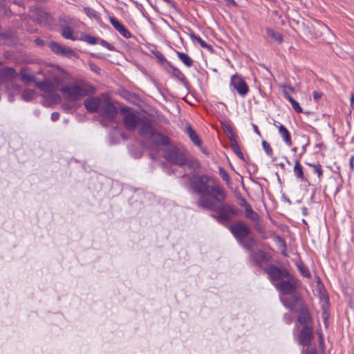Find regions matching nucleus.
Segmentation results:
<instances>
[{"instance_id": "c03bdc74", "label": "nucleus", "mask_w": 354, "mask_h": 354, "mask_svg": "<svg viewBox=\"0 0 354 354\" xmlns=\"http://www.w3.org/2000/svg\"><path fill=\"white\" fill-rule=\"evenodd\" d=\"M220 174L222 176V178L227 181V182H229L230 180V177H229V175L227 174V171L225 170H224L223 169H220Z\"/></svg>"}, {"instance_id": "13d9d810", "label": "nucleus", "mask_w": 354, "mask_h": 354, "mask_svg": "<svg viewBox=\"0 0 354 354\" xmlns=\"http://www.w3.org/2000/svg\"><path fill=\"white\" fill-rule=\"evenodd\" d=\"M297 147H293L292 149V151H293L294 153H296L297 152Z\"/></svg>"}, {"instance_id": "473e14b6", "label": "nucleus", "mask_w": 354, "mask_h": 354, "mask_svg": "<svg viewBox=\"0 0 354 354\" xmlns=\"http://www.w3.org/2000/svg\"><path fill=\"white\" fill-rule=\"evenodd\" d=\"M243 248L252 249L255 244L254 240L248 236L239 241Z\"/></svg>"}, {"instance_id": "5fc2aeb1", "label": "nucleus", "mask_w": 354, "mask_h": 354, "mask_svg": "<svg viewBox=\"0 0 354 354\" xmlns=\"http://www.w3.org/2000/svg\"><path fill=\"white\" fill-rule=\"evenodd\" d=\"M35 42L37 43V44H38V45H41V44H42V42H43V41H42L41 40L39 39H37L35 40Z\"/></svg>"}, {"instance_id": "72a5a7b5", "label": "nucleus", "mask_w": 354, "mask_h": 354, "mask_svg": "<svg viewBox=\"0 0 354 354\" xmlns=\"http://www.w3.org/2000/svg\"><path fill=\"white\" fill-rule=\"evenodd\" d=\"M48 46L51 50L57 55H62L65 47L54 41H50Z\"/></svg>"}, {"instance_id": "6e6d98bb", "label": "nucleus", "mask_w": 354, "mask_h": 354, "mask_svg": "<svg viewBox=\"0 0 354 354\" xmlns=\"http://www.w3.org/2000/svg\"><path fill=\"white\" fill-rule=\"evenodd\" d=\"M165 2H166L168 4H171L172 3V1L171 0H163Z\"/></svg>"}, {"instance_id": "20e7f679", "label": "nucleus", "mask_w": 354, "mask_h": 354, "mask_svg": "<svg viewBox=\"0 0 354 354\" xmlns=\"http://www.w3.org/2000/svg\"><path fill=\"white\" fill-rule=\"evenodd\" d=\"M139 134L145 138H151L158 145H169L170 142L167 136L153 130L151 124L148 122H139Z\"/></svg>"}, {"instance_id": "393cba45", "label": "nucleus", "mask_w": 354, "mask_h": 354, "mask_svg": "<svg viewBox=\"0 0 354 354\" xmlns=\"http://www.w3.org/2000/svg\"><path fill=\"white\" fill-rule=\"evenodd\" d=\"M186 133L188 134L189 138L198 147L201 145V140L199 138L198 136L196 133V131L192 128L191 126H187L186 128Z\"/></svg>"}, {"instance_id": "a878e982", "label": "nucleus", "mask_w": 354, "mask_h": 354, "mask_svg": "<svg viewBox=\"0 0 354 354\" xmlns=\"http://www.w3.org/2000/svg\"><path fill=\"white\" fill-rule=\"evenodd\" d=\"M266 33H267L268 37L272 38L276 42H277L279 44H281L282 42L283 36L280 32L274 30L272 28H268L266 29Z\"/></svg>"}, {"instance_id": "423d86ee", "label": "nucleus", "mask_w": 354, "mask_h": 354, "mask_svg": "<svg viewBox=\"0 0 354 354\" xmlns=\"http://www.w3.org/2000/svg\"><path fill=\"white\" fill-rule=\"evenodd\" d=\"M121 113L125 127L129 131H134L140 122L136 112L127 107H123Z\"/></svg>"}, {"instance_id": "4d7b16f0", "label": "nucleus", "mask_w": 354, "mask_h": 354, "mask_svg": "<svg viewBox=\"0 0 354 354\" xmlns=\"http://www.w3.org/2000/svg\"><path fill=\"white\" fill-rule=\"evenodd\" d=\"M230 1L233 6H236V3L234 0H230Z\"/></svg>"}, {"instance_id": "a211bd4d", "label": "nucleus", "mask_w": 354, "mask_h": 354, "mask_svg": "<svg viewBox=\"0 0 354 354\" xmlns=\"http://www.w3.org/2000/svg\"><path fill=\"white\" fill-rule=\"evenodd\" d=\"M109 21L113 28L124 38H130L131 37V32L116 18L113 17H109Z\"/></svg>"}, {"instance_id": "603ef678", "label": "nucleus", "mask_w": 354, "mask_h": 354, "mask_svg": "<svg viewBox=\"0 0 354 354\" xmlns=\"http://www.w3.org/2000/svg\"><path fill=\"white\" fill-rule=\"evenodd\" d=\"M351 106L354 109V93L351 94Z\"/></svg>"}, {"instance_id": "9b49d317", "label": "nucleus", "mask_w": 354, "mask_h": 354, "mask_svg": "<svg viewBox=\"0 0 354 354\" xmlns=\"http://www.w3.org/2000/svg\"><path fill=\"white\" fill-rule=\"evenodd\" d=\"M230 86L236 91L241 97H245L249 92V88L245 81L237 75H232L230 80Z\"/></svg>"}, {"instance_id": "a18cd8bd", "label": "nucleus", "mask_w": 354, "mask_h": 354, "mask_svg": "<svg viewBox=\"0 0 354 354\" xmlns=\"http://www.w3.org/2000/svg\"><path fill=\"white\" fill-rule=\"evenodd\" d=\"M233 147V150L237 154V156L241 158H243V153H241V151H240V149L239 147H238V145L236 144L232 146Z\"/></svg>"}, {"instance_id": "49530a36", "label": "nucleus", "mask_w": 354, "mask_h": 354, "mask_svg": "<svg viewBox=\"0 0 354 354\" xmlns=\"http://www.w3.org/2000/svg\"><path fill=\"white\" fill-rule=\"evenodd\" d=\"M239 205L241 207H243L245 210L248 209V207H250V205L248 203V202L244 198H241L239 199Z\"/></svg>"}, {"instance_id": "f257e3e1", "label": "nucleus", "mask_w": 354, "mask_h": 354, "mask_svg": "<svg viewBox=\"0 0 354 354\" xmlns=\"http://www.w3.org/2000/svg\"><path fill=\"white\" fill-rule=\"evenodd\" d=\"M68 76L64 71L57 69L52 79L37 82V86L43 91L42 104L45 106H50L60 102V97L56 91L60 88L61 82L67 79Z\"/></svg>"}, {"instance_id": "5701e85b", "label": "nucleus", "mask_w": 354, "mask_h": 354, "mask_svg": "<svg viewBox=\"0 0 354 354\" xmlns=\"http://www.w3.org/2000/svg\"><path fill=\"white\" fill-rule=\"evenodd\" d=\"M301 155L296 158L295 160V165L293 169L294 175L300 180L304 179V171L301 165L300 164L299 159Z\"/></svg>"}, {"instance_id": "6ab92c4d", "label": "nucleus", "mask_w": 354, "mask_h": 354, "mask_svg": "<svg viewBox=\"0 0 354 354\" xmlns=\"http://www.w3.org/2000/svg\"><path fill=\"white\" fill-rule=\"evenodd\" d=\"M17 76L15 70L12 67H6L0 71V82H9Z\"/></svg>"}, {"instance_id": "4468645a", "label": "nucleus", "mask_w": 354, "mask_h": 354, "mask_svg": "<svg viewBox=\"0 0 354 354\" xmlns=\"http://www.w3.org/2000/svg\"><path fill=\"white\" fill-rule=\"evenodd\" d=\"M280 300L283 306L291 311H298L301 308V300L295 295L280 296Z\"/></svg>"}, {"instance_id": "2eb2a0df", "label": "nucleus", "mask_w": 354, "mask_h": 354, "mask_svg": "<svg viewBox=\"0 0 354 354\" xmlns=\"http://www.w3.org/2000/svg\"><path fill=\"white\" fill-rule=\"evenodd\" d=\"M313 337V329L308 326H304L297 337V341L298 343L304 346H308Z\"/></svg>"}, {"instance_id": "9d476101", "label": "nucleus", "mask_w": 354, "mask_h": 354, "mask_svg": "<svg viewBox=\"0 0 354 354\" xmlns=\"http://www.w3.org/2000/svg\"><path fill=\"white\" fill-rule=\"evenodd\" d=\"M276 289L281 293V296L292 295L295 290V279L290 274V279L282 280L278 283H274Z\"/></svg>"}, {"instance_id": "4be33fe9", "label": "nucleus", "mask_w": 354, "mask_h": 354, "mask_svg": "<svg viewBox=\"0 0 354 354\" xmlns=\"http://www.w3.org/2000/svg\"><path fill=\"white\" fill-rule=\"evenodd\" d=\"M6 92L8 95V100L13 102L15 95L19 92V86L16 84L8 83L6 86Z\"/></svg>"}, {"instance_id": "37998d69", "label": "nucleus", "mask_w": 354, "mask_h": 354, "mask_svg": "<svg viewBox=\"0 0 354 354\" xmlns=\"http://www.w3.org/2000/svg\"><path fill=\"white\" fill-rule=\"evenodd\" d=\"M100 44L105 47L106 48L110 50H112L113 49V46L109 44L108 41H105V40H103V39H100Z\"/></svg>"}, {"instance_id": "8fccbe9b", "label": "nucleus", "mask_w": 354, "mask_h": 354, "mask_svg": "<svg viewBox=\"0 0 354 354\" xmlns=\"http://www.w3.org/2000/svg\"><path fill=\"white\" fill-rule=\"evenodd\" d=\"M322 93L317 91H315L313 92V97L315 100H317L320 99L322 97Z\"/></svg>"}, {"instance_id": "7ed1b4c3", "label": "nucleus", "mask_w": 354, "mask_h": 354, "mask_svg": "<svg viewBox=\"0 0 354 354\" xmlns=\"http://www.w3.org/2000/svg\"><path fill=\"white\" fill-rule=\"evenodd\" d=\"M209 178L206 176H193L191 183L193 189L201 195L204 194H212L215 198L222 202L225 198V194L223 189L218 185H211L209 184Z\"/></svg>"}, {"instance_id": "4c0bfd02", "label": "nucleus", "mask_w": 354, "mask_h": 354, "mask_svg": "<svg viewBox=\"0 0 354 354\" xmlns=\"http://www.w3.org/2000/svg\"><path fill=\"white\" fill-rule=\"evenodd\" d=\"M84 12L86 15L91 19H95L97 18V12L91 8H85Z\"/></svg>"}, {"instance_id": "09e8293b", "label": "nucleus", "mask_w": 354, "mask_h": 354, "mask_svg": "<svg viewBox=\"0 0 354 354\" xmlns=\"http://www.w3.org/2000/svg\"><path fill=\"white\" fill-rule=\"evenodd\" d=\"M50 118H51L52 121L55 122L57 120H59V113L57 112H53V113H52Z\"/></svg>"}, {"instance_id": "e2e57ef3", "label": "nucleus", "mask_w": 354, "mask_h": 354, "mask_svg": "<svg viewBox=\"0 0 354 354\" xmlns=\"http://www.w3.org/2000/svg\"><path fill=\"white\" fill-rule=\"evenodd\" d=\"M353 160V157L351 158V164L352 165V161Z\"/></svg>"}, {"instance_id": "e433bc0d", "label": "nucleus", "mask_w": 354, "mask_h": 354, "mask_svg": "<svg viewBox=\"0 0 354 354\" xmlns=\"http://www.w3.org/2000/svg\"><path fill=\"white\" fill-rule=\"evenodd\" d=\"M297 266L300 271L301 274L305 277H310V273L307 268L302 263H297Z\"/></svg>"}, {"instance_id": "69168bd1", "label": "nucleus", "mask_w": 354, "mask_h": 354, "mask_svg": "<svg viewBox=\"0 0 354 354\" xmlns=\"http://www.w3.org/2000/svg\"><path fill=\"white\" fill-rule=\"evenodd\" d=\"M283 255L286 256V253L285 252H283Z\"/></svg>"}, {"instance_id": "ddd939ff", "label": "nucleus", "mask_w": 354, "mask_h": 354, "mask_svg": "<svg viewBox=\"0 0 354 354\" xmlns=\"http://www.w3.org/2000/svg\"><path fill=\"white\" fill-rule=\"evenodd\" d=\"M230 230L238 241L248 236L250 232L249 227L242 223L231 225Z\"/></svg>"}, {"instance_id": "0e129e2a", "label": "nucleus", "mask_w": 354, "mask_h": 354, "mask_svg": "<svg viewBox=\"0 0 354 354\" xmlns=\"http://www.w3.org/2000/svg\"><path fill=\"white\" fill-rule=\"evenodd\" d=\"M287 162L288 165H290V162L288 160H287Z\"/></svg>"}, {"instance_id": "052dcab7", "label": "nucleus", "mask_w": 354, "mask_h": 354, "mask_svg": "<svg viewBox=\"0 0 354 354\" xmlns=\"http://www.w3.org/2000/svg\"><path fill=\"white\" fill-rule=\"evenodd\" d=\"M279 165L281 167H284V164L283 163H280Z\"/></svg>"}, {"instance_id": "c756f323", "label": "nucleus", "mask_w": 354, "mask_h": 354, "mask_svg": "<svg viewBox=\"0 0 354 354\" xmlns=\"http://www.w3.org/2000/svg\"><path fill=\"white\" fill-rule=\"evenodd\" d=\"M190 37L196 40L201 47L207 49L209 51H212L213 50V48L211 45L207 44L205 41H204L199 36H197L194 32L190 33Z\"/></svg>"}, {"instance_id": "bf43d9fd", "label": "nucleus", "mask_w": 354, "mask_h": 354, "mask_svg": "<svg viewBox=\"0 0 354 354\" xmlns=\"http://www.w3.org/2000/svg\"><path fill=\"white\" fill-rule=\"evenodd\" d=\"M63 107H64V109H68V106H66V105H63Z\"/></svg>"}, {"instance_id": "0eeeda50", "label": "nucleus", "mask_w": 354, "mask_h": 354, "mask_svg": "<svg viewBox=\"0 0 354 354\" xmlns=\"http://www.w3.org/2000/svg\"><path fill=\"white\" fill-rule=\"evenodd\" d=\"M102 116L108 120H113L117 114V109L106 94H102V104L101 106Z\"/></svg>"}, {"instance_id": "f03ea898", "label": "nucleus", "mask_w": 354, "mask_h": 354, "mask_svg": "<svg viewBox=\"0 0 354 354\" xmlns=\"http://www.w3.org/2000/svg\"><path fill=\"white\" fill-rule=\"evenodd\" d=\"M61 82L59 91L62 96L71 101H77L95 93V88L88 82L82 80L72 81L66 84Z\"/></svg>"}, {"instance_id": "bb28decb", "label": "nucleus", "mask_w": 354, "mask_h": 354, "mask_svg": "<svg viewBox=\"0 0 354 354\" xmlns=\"http://www.w3.org/2000/svg\"><path fill=\"white\" fill-rule=\"evenodd\" d=\"M35 76L28 69H22L20 72V80L24 83L30 82L34 80Z\"/></svg>"}, {"instance_id": "6e6552de", "label": "nucleus", "mask_w": 354, "mask_h": 354, "mask_svg": "<svg viewBox=\"0 0 354 354\" xmlns=\"http://www.w3.org/2000/svg\"><path fill=\"white\" fill-rule=\"evenodd\" d=\"M266 272L273 284L277 283V281L290 279V274L285 268H279L274 266H270L266 269Z\"/></svg>"}, {"instance_id": "39448f33", "label": "nucleus", "mask_w": 354, "mask_h": 354, "mask_svg": "<svg viewBox=\"0 0 354 354\" xmlns=\"http://www.w3.org/2000/svg\"><path fill=\"white\" fill-rule=\"evenodd\" d=\"M164 158L167 161L179 166H184L187 163V160L184 153L177 147L166 150L164 152Z\"/></svg>"}, {"instance_id": "a19ab883", "label": "nucleus", "mask_w": 354, "mask_h": 354, "mask_svg": "<svg viewBox=\"0 0 354 354\" xmlns=\"http://www.w3.org/2000/svg\"><path fill=\"white\" fill-rule=\"evenodd\" d=\"M301 354H317V351L314 347L308 346L302 349Z\"/></svg>"}, {"instance_id": "7c9ffc66", "label": "nucleus", "mask_w": 354, "mask_h": 354, "mask_svg": "<svg viewBox=\"0 0 354 354\" xmlns=\"http://www.w3.org/2000/svg\"><path fill=\"white\" fill-rule=\"evenodd\" d=\"M61 34L62 37H64L65 39H71L72 41H75L76 39L75 37L73 36V30L68 26H64L62 29Z\"/></svg>"}, {"instance_id": "f704fd0d", "label": "nucleus", "mask_w": 354, "mask_h": 354, "mask_svg": "<svg viewBox=\"0 0 354 354\" xmlns=\"http://www.w3.org/2000/svg\"><path fill=\"white\" fill-rule=\"evenodd\" d=\"M61 55L65 56L68 58H77V53L73 49L68 47H64Z\"/></svg>"}, {"instance_id": "864d4df0", "label": "nucleus", "mask_w": 354, "mask_h": 354, "mask_svg": "<svg viewBox=\"0 0 354 354\" xmlns=\"http://www.w3.org/2000/svg\"><path fill=\"white\" fill-rule=\"evenodd\" d=\"M176 76L178 77L179 80H183L184 78L183 75L179 71H176Z\"/></svg>"}, {"instance_id": "c85d7f7f", "label": "nucleus", "mask_w": 354, "mask_h": 354, "mask_svg": "<svg viewBox=\"0 0 354 354\" xmlns=\"http://www.w3.org/2000/svg\"><path fill=\"white\" fill-rule=\"evenodd\" d=\"M178 59L187 67H190L193 64V60L186 53L182 52H177Z\"/></svg>"}, {"instance_id": "3c124183", "label": "nucleus", "mask_w": 354, "mask_h": 354, "mask_svg": "<svg viewBox=\"0 0 354 354\" xmlns=\"http://www.w3.org/2000/svg\"><path fill=\"white\" fill-rule=\"evenodd\" d=\"M252 127H253V129H254V132H255L257 135H259V136H261V133H260V131H259V129H258L257 126L256 124H252Z\"/></svg>"}, {"instance_id": "ea45409f", "label": "nucleus", "mask_w": 354, "mask_h": 354, "mask_svg": "<svg viewBox=\"0 0 354 354\" xmlns=\"http://www.w3.org/2000/svg\"><path fill=\"white\" fill-rule=\"evenodd\" d=\"M310 167H313L314 169V172L316 173L319 178L321 177V176L322 175V167L319 165H317V164H308Z\"/></svg>"}, {"instance_id": "2f4dec72", "label": "nucleus", "mask_w": 354, "mask_h": 354, "mask_svg": "<svg viewBox=\"0 0 354 354\" xmlns=\"http://www.w3.org/2000/svg\"><path fill=\"white\" fill-rule=\"evenodd\" d=\"M310 320V315L307 311H301L297 318V322L304 326H308L307 324Z\"/></svg>"}, {"instance_id": "680f3d73", "label": "nucleus", "mask_w": 354, "mask_h": 354, "mask_svg": "<svg viewBox=\"0 0 354 354\" xmlns=\"http://www.w3.org/2000/svg\"><path fill=\"white\" fill-rule=\"evenodd\" d=\"M282 243H283V247H284V248H286V243H285V242H284L283 241H282Z\"/></svg>"}, {"instance_id": "58836bf2", "label": "nucleus", "mask_w": 354, "mask_h": 354, "mask_svg": "<svg viewBox=\"0 0 354 354\" xmlns=\"http://www.w3.org/2000/svg\"><path fill=\"white\" fill-rule=\"evenodd\" d=\"M262 147H263L265 152L266 153V154L271 157L272 156V149L270 144L268 142H266V140H263Z\"/></svg>"}, {"instance_id": "412c9836", "label": "nucleus", "mask_w": 354, "mask_h": 354, "mask_svg": "<svg viewBox=\"0 0 354 354\" xmlns=\"http://www.w3.org/2000/svg\"><path fill=\"white\" fill-rule=\"evenodd\" d=\"M278 129H279V133L281 137L282 138L283 140L284 141V142L288 146H291L292 145L291 137H290V132L288 131L287 128L284 125L280 124L278 127Z\"/></svg>"}, {"instance_id": "f3484780", "label": "nucleus", "mask_w": 354, "mask_h": 354, "mask_svg": "<svg viewBox=\"0 0 354 354\" xmlns=\"http://www.w3.org/2000/svg\"><path fill=\"white\" fill-rule=\"evenodd\" d=\"M280 88L282 89L284 97L290 102L293 109L297 113H301L302 109L300 106L299 104L293 97H292L290 95V94L288 93V90L291 91L292 92H294L295 88L292 86L287 85V84H281V85H280Z\"/></svg>"}, {"instance_id": "c9c22d12", "label": "nucleus", "mask_w": 354, "mask_h": 354, "mask_svg": "<svg viewBox=\"0 0 354 354\" xmlns=\"http://www.w3.org/2000/svg\"><path fill=\"white\" fill-rule=\"evenodd\" d=\"M82 40L89 44L94 45L96 44L100 39L90 35H84Z\"/></svg>"}, {"instance_id": "dca6fc26", "label": "nucleus", "mask_w": 354, "mask_h": 354, "mask_svg": "<svg viewBox=\"0 0 354 354\" xmlns=\"http://www.w3.org/2000/svg\"><path fill=\"white\" fill-rule=\"evenodd\" d=\"M102 104V94L97 97H93L84 101V106L88 111L96 113L101 109Z\"/></svg>"}, {"instance_id": "f8f14e48", "label": "nucleus", "mask_w": 354, "mask_h": 354, "mask_svg": "<svg viewBox=\"0 0 354 354\" xmlns=\"http://www.w3.org/2000/svg\"><path fill=\"white\" fill-rule=\"evenodd\" d=\"M217 203H220L218 201L214 196L212 194H204L201 196L198 199V205L199 207L212 210L216 211L217 207Z\"/></svg>"}, {"instance_id": "aec40b11", "label": "nucleus", "mask_w": 354, "mask_h": 354, "mask_svg": "<svg viewBox=\"0 0 354 354\" xmlns=\"http://www.w3.org/2000/svg\"><path fill=\"white\" fill-rule=\"evenodd\" d=\"M251 258L254 262L259 266H262L264 263H266L270 260V256L268 254L263 250H259L256 253H252L251 254Z\"/></svg>"}, {"instance_id": "cd10ccee", "label": "nucleus", "mask_w": 354, "mask_h": 354, "mask_svg": "<svg viewBox=\"0 0 354 354\" xmlns=\"http://www.w3.org/2000/svg\"><path fill=\"white\" fill-rule=\"evenodd\" d=\"M36 96V93L33 89L26 88L21 93V97L23 100L29 102L32 100Z\"/></svg>"}, {"instance_id": "b1692460", "label": "nucleus", "mask_w": 354, "mask_h": 354, "mask_svg": "<svg viewBox=\"0 0 354 354\" xmlns=\"http://www.w3.org/2000/svg\"><path fill=\"white\" fill-rule=\"evenodd\" d=\"M245 215L248 219L253 221L256 226H257L258 223L259 222L261 217L256 212H254L252 208L250 207H248V209L245 210Z\"/></svg>"}, {"instance_id": "de8ad7c7", "label": "nucleus", "mask_w": 354, "mask_h": 354, "mask_svg": "<svg viewBox=\"0 0 354 354\" xmlns=\"http://www.w3.org/2000/svg\"><path fill=\"white\" fill-rule=\"evenodd\" d=\"M283 319L287 324H290L292 320V317L290 314H285L283 316Z\"/></svg>"}, {"instance_id": "79ce46f5", "label": "nucleus", "mask_w": 354, "mask_h": 354, "mask_svg": "<svg viewBox=\"0 0 354 354\" xmlns=\"http://www.w3.org/2000/svg\"><path fill=\"white\" fill-rule=\"evenodd\" d=\"M88 65L91 71H92L95 73L99 74L100 73V68L95 64L90 62Z\"/></svg>"}, {"instance_id": "1a4fd4ad", "label": "nucleus", "mask_w": 354, "mask_h": 354, "mask_svg": "<svg viewBox=\"0 0 354 354\" xmlns=\"http://www.w3.org/2000/svg\"><path fill=\"white\" fill-rule=\"evenodd\" d=\"M215 212L218 214L217 216V221L221 223L228 222L236 214V212L232 207L225 204H221L217 206Z\"/></svg>"}]
</instances>
